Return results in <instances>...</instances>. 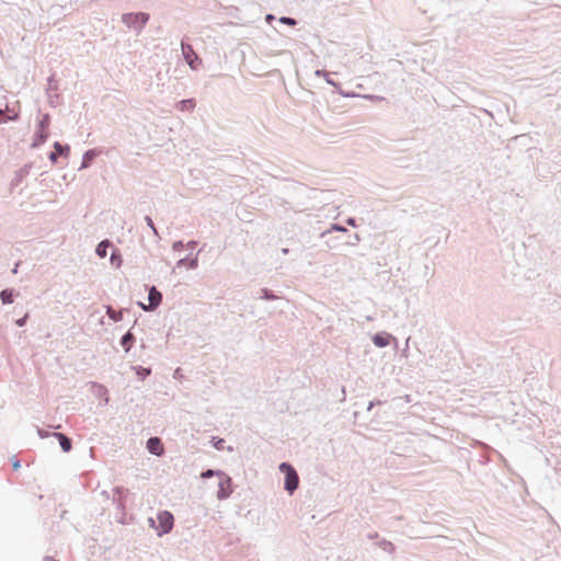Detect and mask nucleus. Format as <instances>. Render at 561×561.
Returning a JSON list of instances; mask_svg holds the SVG:
<instances>
[{
    "label": "nucleus",
    "instance_id": "nucleus-17",
    "mask_svg": "<svg viewBox=\"0 0 561 561\" xmlns=\"http://www.w3.org/2000/svg\"><path fill=\"white\" fill-rule=\"evenodd\" d=\"M110 249L113 250V243L110 240H107V239L102 240L101 242H99V244L95 248V254L99 257L104 259V257H106L107 251Z\"/></svg>",
    "mask_w": 561,
    "mask_h": 561
},
{
    "label": "nucleus",
    "instance_id": "nucleus-25",
    "mask_svg": "<svg viewBox=\"0 0 561 561\" xmlns=\"http://www.w3.org/2000/svg\"><path fill=\"white\" fill-rule=\"evenodd\" d=\"M260 299H263V300H275V299H278L279 297L276 296L273 290H271L270 288H261L260 289V296H259Z\"/></svg>",
    "mask_w": 561,
    "mask_h": 561
},
{
    "label": "nucleus",
    "instance_id": "nucleus-16",
    "mask_svg": "<svg viewBox=\"0 0 561 561\" xmlns=\"http://www.w3.org/2000/svg\"><path fill=\"white\" fill-rule=\"evenodd\" d=\"M48 136H49V134L47 130L36 128L31 147L32 148L41 147L43 144H45L47 141Z\"/></svg>",
    "mask_w": 561,
    "mask_h": 561
},
{
    "label": "nucleus",
    "instance_id": "nucleus-14",
    "mask_svg": "<svg viewBox=\"0 0 561 561\" xmlns=\"http://www.w3.org/2000/svg\"><path fill=\"white\" fill-rule=\"evenodd\" d=\"M186 266L188 270H195L198 266V257L197 254L193 255L192 253L186 255L185 257L180 259L176 262V267Z\"/></svg>",
    "mask_w": 561,
    "mask_h": 561
},
{
    "label": "nucleus",
    "instance_id": "nucleus-44",
    "mask_svg": "<svg viewBox=\"0 0 561 561\" xmlns=\"http://www.w3.org/2000/svg\"><path fill=\"white\" fill-rule=\"evenodd\" d=\"M137 304H138V306H139L144 311H147V312H150V311H151V310H149V309H148L147 304H144V302H141V301H138Z\"/></svg>",
    "mask_w": 561,
    "mask_h": 561
},
{
    "label": "nucleus",
    "instance_id": "nucleus-50",
    "mask_svg": "<svg viewBox=\"0 0 561 561\" xmlns=\"http://www.w3.org/2000/svg\"><path fill=\"white\" fill-rule=\"evenodd\" d=\"M377 536H378V534H377V533H375V534L369 535L368 537H369V538H375V537H377Z\"/></svg>",
    "mask_w": 561,
    "mask_h": 561
},
{
    "label": "nucleus",
    "instance_id": "nucleus-23",
    "mask_svg": "<svg viewBox=\"0 0 561 561\" xmlns=\"http://www.w3.org/2000/svg\"><path fill=\"white\" fill-rule=\"evenodd\" d=\"M227 473H225L224 471L219 470V469H207V470H204L202 473H201V478L203 479H209V478H213V477H218L219 480L226 476Z\"/></svg>",
    "mask_w": 561,
    "mask_h": 561
},
{
    "label": "nucleus",
    "instance_id": "nucleus-36",
    "mask_svg": "<svg viewBox=\"0 0 561 561\" xmlns=\"http://www.w3.org/2000/svg\"><path fill=\"white\" fill-rule=\"evenodd\" d=\"M27 320H28V313H25L23 317L15 320V324L19 328H22L26 324Z\"/></svg>",
    "mask_w": 561,
    "mask_h": 561
},
{
    "label": "nucleus",
    "instance_id": "nucleus-38",
    "mask_svg": "<svg viewBox=\"0 0 561 561\" xmlns=\"http://www.w3.org/2000/svg\"><path fill=\"white\" fill-rule=\"evenodd\" d=\"M184 247H185V244L182 240L174 241L172 244V249L175 252L183 250Z\"/></svg>",
    "mask_w": 561,
    "mask_h": 561
},
{
    "label": "nucleus",
    "instance_id": "nucleus-40",
    "mask_svg": "<svg viewBox=\"0 0 561 561\" xmlns=\"http://www.w3.org/2000/svg\"><path fill=\"white\" fill-rule=\"evenodd\" d=\"M348 226L351 227H356L357 224H356V219L354 217H348L345 221Z\"/></svg>",
    "mask_w": 561,
    "mask_h": 561
},
{
    "label": "nucleus",
    "instance_id": "nucleus-27",
    "mask_svg": "<svg viewBox=\"0 0 561 561\" xmlns=\"http://www.w3.org/2000/svg\"><path fill=\"white\" fill-rule=\"evenodd\" d=\"M50 125V115L44 114L37 123V128L47 130Z\"/></svg>",
    "mask_w": 561,
    "mask_h": 561
},
{
    "label": "nucleus",
    "instance_id": "nucleus-13",
    "mask_svg": "<svg viewBox=\"0 0 561 561\" xmlns=\"http://www.w3.org/2000/svg\"><path fill=\"white\" fill-rule=\"evenodd\" d=\"M31 169H32V164L31 163L24 164L21 169H19L15 172V174H14L12 181H11V186L12 187L18 186L23 181V179L26 178L30 174Z\"/></svg>",
    "mask_w": 561,
    "mask_h": 561
},
{
    "label": "nucleus",
    "instance_id": "nucleus-15",
    "mask_svg": "<svg viewBox=\"0 0 561 561\" xmlns=\"http://www.w3.org/2000/svg\"><path fill=\"white\" fill-rule=\"evenodd\" d=\"M135 342H136V336L131 332V329H129L125 334H123V336L119 340V344L126 353H128L131 350Z\"/></svg>",
    "mask_w": 561,
    "mask_h": 561
},
{
    "label": "nucleus",
    "instance_id": "nucleus-5",
    "mask_svg": "<svg viewBox=\"0 0 561 561\" xmlns=\"http://www.w3.org/2000/svg\"><path fill=\"white\" fill-rule=\"evenodd\" d=\"M54 150L49 152L48 159L53 164L58 162V157L67 158L70 153V146L55 141L53 145Z\"/></svg>",
    "mask_w": 561,
    "mask_h": 561
},
{
    "label": "nucleus",
    "instance_id": "nucleus-28",
    "mask_svg": "<svg viewBox=\"0 0 561 561\" xmlns=\"http://www.w3.org/2000/svg\"><path fill=\"white\" fill-rule=\"evenodd\" d=\"M19 119V114H13L12 116L8 115L5 111L0 110V124H5L8 122H13Z\"/></svg>",
    "mask_w": 561,
    "mask_h": 561
},
{
    "label": "nucleus",
    "instance_id": "nucleus-33",
    "mask_svg": "<svg viewBox=\"0 0 561 561\" xmlns=\"http://www.w3.org/2000/svg\"><path fill=\"white\" fill-rule=\"evenodd\" d=\"M211 442H213V446H214L217 450H222V449H224L225 439H222V438H218V437H213V438H211Z\"/></svg>",
    "mask_w": 561,
    "mask_h": 561
},
{
    "label": "nucleus",
    "instance_id": "nucleus-6",
    "mask_svg": "<svg viewBox=\"0 0 561 561\" xmlns=\"http://www.w3.org/2000/svg\"><path fill=\"white\" fill-rule=\"evenodd\" d=\"M148 290V304L147 307L149 310H156L162 302L163 296L160 290L156 286H146Z\"/></svg>",
    "mask_w": 561,
    "mask_h": 561
},
{
    "label": "nucleus",
    "instance_id": "nucleus-10",
    "mask_svg": "<svg viewBox=\"0 0 561 561\" xmlns=\"http://www.w3.org/2000/svg\"><path fill=\"white\" fill-rule=\"evenodd\" d=\"M371 341L375 346L380 348L388 346L391 341H393L396 344L398 343L397 339L393 335L385 331L375 333L371 336Z\"/></svg>",
    "mask_w": 561,
    "mask_h": 561
},
{
    "label": "nucleus",
    "instance_id": "nucleus-32",
    "mask_svg": "<svg viewBox=\"0 0 561 561\" xmlns=\"http://www.w3.org/2000/svg\"><path fill=\"white\" fill-rule=\"evenodd\" d=\"M280 23L286 24L288 26H295L297 25V20L291 16H282L278 20Z\"/></svg>",
    "mask_w": 561,
    "mask_h": 561
},
{
    "label": "nucleus",
    "instance_id": "nucleus-1",
    "mask_svg": "<svg viewBox=\"0 0 561 561\" xmlns=\"http://www.w3.org/2000/svg\"><path fill=\"white\" fill-rule=\"evenodd\" d=\"M157 520L158 524H156V520L152 517L148 519L150 527L156 529L159 537L171 533L174 526V516L171 512L160 511L157 515Z\"/></svg>",
    "mask_w": 561,
    "mask_h": 561
},
{
    "label": "nucleus",
    "instance_id": "nucleus-11",
    "mask_svg": "<svg viewBox=\"0 0 561 561\" xmlns=\"http://www.w3.org/2000/svg\"><path fill=\"white\" fill-rule=\"evenodd\" d=\"M102 152L101 149L99 148H93V149H89L87 150L83 156H82V160H81V164H80V168L79 170H83V169H88L91 167V164L93 163L94 159L100 156Z\"/></svg>",
    "mask_w": 561,
    "mask_h": 561
},
{
    "label": "nucleus",
    "instance_id": "nucleus-2",
    "mask_svg": "<svg viewBox=\"0 0 561 561\" xmlns=\"http://www.w3.org/2000/svg\"><path fill=\"white\" fill-rule=\"evenodd\" d=\"M278 469L284 474V490L290 495L294 494L299 488L300 481L295 467L287 461H283L279 463Z\"/></svg>",
    "mask_w": 561,
    "mask_h": 561
},
{
    "label": "nucleus",
    "instance_id": "nucleus-21",
    "mask_svg": "<svg viewBox=\"0 0 561 561\" xmlns=\"http://www.w3.org/2000/svg\"><path fill=\"white\" fill-rule=\"evenodd\" d=\"M195 106L196 101L194 99H184L178 103L176 108L182 112H190L193 111Z\"/></svg>",
    "mask_w": 561,
    "mask_h": 561
},
{
    "label": "nucleus",
    "instance_id": "nucleus-29",
    "mask_svg": "<svg viewBox=\"0 0 561 561\" xmlns=\"http://www.w3.org/2000/svg\"><path fill=\"white\" fill-rule=\"evenodd\" d=\"M333 231L346 232L347 229L344 226L340 225V224H332L331 227L327 231L321 233V236L324 237L328 233H331Z\"/></svg>",
    "mask_w": 561,
    "mask_h": 561
},
{
    "label": "nucleus",
    "instance_id": "nucleus-18",
    "mask_svg": "<svg viewBox=\"0 0 561 561\" xmlns=\"http://www.w3.org/2000/svg\"><path fill=\"white\" fill-rule=\"evenodd\" d=\"M92 386L95 388L94 394L98 398L102 399L103 404L106 405L110 401L108 391H107L106 387L101 383H98V382H92Z\"/></svg>",
    "mask_w": 561,
    "mask_h": 561
},
{
    "label": "nucleus",
    "instance_id": "nucleus-8",
    "mask_svg": "<svg viewBox=\"0 0 561 561\" xmlns=\"http://www.w3.org/2000/svg\"><path fill=\"white\" fill-rule=\"evenodd\" d=\"M232 479L226 474L224 476L218 483V491H217V497L219 500H226L228 499L232 493Z\"/></svg>",
    "mask_w": 561,
    "mask_h": 561
},
{
    "label": "nucleus",
    "instance_id": "nucleus-31",
    "mask_svg": "<svg viewBox=\"0 0 561 561\" xmlns=\"http://www.w3.org/2000/svg\"><path fill=\"white\" fill-rule=\"evenodd\" d=\"M113 492L115 495H117L118 497L124 499V500L129 494V490L124 486H121V485L115 486L113 489Z\"/></svg>",
    "mask_w": 561,
    "mask_h": 561
},
{
    "label": "nucleus",
    "instance_id": "nucleus-30",
    "mask_svg": "<svg viewBox=\"0 0 561 561\" xmlns=\"http://www.w3.org/2000/svg\"><path fill=\"white\" fill-rule=\"evenodd\" d=\"M113 502L116 504V510L119 511L123 516H126V503H125V500L124 499H121V497H117V499H113Z\"/></svg>",
    "mask_w": 561,
    "mask_h": 561
},
{
    "label": "nucleus",
    "instance_id": "nucleus-35",
    "mask_svg": "<svg viewBox=\"0 0 561 561\" xmlns=\"http://www.w3.org/2000/svg\"><path fill=\"white\" fill-rule=\"evenodd\" d=\"M10 460H11V463H12L13 471H18L21 468V461L18 458V456L13 455Z\"/></svg>",
    "mask_w": 561,
    "mask_h": 561
},
{
    "label": "nucleus",
    "instance_id": "nucleus-46",
    "mask_svg": "<svg viewBox=\"0 0 561 561\" xmlns=\"http://www.w3.org/2000/svg\"><path fill=\"white\" fill-rule=\"evenodd\" d=\"M43 561H58V560L54 559L53 557L46 556V557H44Z\"/></svg>",
    "mask_w": 561,
    "mask_h": 561
},
{
    "label": "nucleus",
    "instance_id": "nucleus-43",
    "mask_svg": "<svg viewBox=\"0 0 561 561\" xmlns=\"http://www.w3.org/2000/svg\"><path fill=\"white\" fill-rule=\"evenodd\" d=\"M198 242L195 241V240H191L187 242L186 247L190 248V249H195L197 247Z\"/></svg>",
    "mask_w": 561,
    "mask_h": 561
},
{
    "label": "nucleus",
    "instance_id": "nucleus-49",
    "mask_svg": "<svg viewBox=\"0 0 561 561\" xmlns=\"http://www.w3.org/2000/svg\"><path fill=\"white\" fill-rule=\"evenodd\" d=\"M118 522L121 524H126L125 516L122 515L121 518L118 519Z\"/></svg>",
    "mask_w": 561,
    "mask_h": 561
},
{
    "label": "nucleus",
    "instance_id": "nucleus-42",
    "mask_svg": "<svg viewBox=\"0 0 561 561\" xmlns=\"http://www.w3.org/2000/svg\"><path fill=\"white\" fill-rule=\"evenodd\" d=\"M376 404H381V401H379V400H377V401H370V402L368 403L367 411H371V409H373Z\"/></svg>",
    "mask_w": 561,
    "mask_h": 561
},
{
    "label": "nucleus",
    "instance_id": "nucleus-22",
    "mask_svg": "<svg viewBox=\"0 0 561 561\" xmlns=\"http://www.w3.org/2000/svg\"><path fill=\"white\" fill-rule=\"evenodd\" d=\"M131 369L135 371L137 378L141 381H144L147 377H149L151 375L150 367L131 366Z\"/></svg>",
    "mask_w": 561,
    "mask_h": 561
},
{
    "label": "nucleus",
    "instance_id": "nucleus-12",
    "mask_svg": "<svg viewBox=\"0 0 561 561\" xmlns=\"http://www.w3.org/2000/svg\"><path fill=\"white\" fill-rule=\"evenodd\" d=\"M53 436L58 440L59 446L64 453H69L72 449V439L61 432H53Z\"/></svg>",
    "mask_w": 561,
    "mask_h": 561
},
{
    "label": "nucleus",
    "instance_id": "nucleus-20",
    "mask_svg": "<svg viewBox=\"0 0 561 561\" xmlns=\"http://www.w3.org/2000/svg\"><path fill=\"white\" fill-rule=\"evenodd\" d=\"M125 311L127 309L115 310L112 306H106V316L114 322L122 321Z\"/></svg>",
    "mask_w": 561,
    "mask_h": 561
},
{
    "label": "nucleus",
    "instance_id": "nucleus-9",
    "mask_svg": "<svg viewBox=\"0 0 561 561\" xmlns=\"http://www.w3.org/2000/svg\"><path fill=\"white\" fill-rule=\"evenodd\" d=\"M314 76H316V77H322V78H324L325 82H327L328 84H330V85L334 87V88L337 90L339 94H341V95H343V96H345V98H353V96H355V93H354V92H350V93L344 92V91L342 90V88H341V84H340L339 82L334 81V80L331 78V76H330V73H329L328 71H325V70H323V69H317V70L314 71Z\"/></svg>",
    "mask_w": 561,
    "mask_h": 561
},
{
    "label": "nucleus",
    "instance_id": "nucleus-39",
    "mask_svg": "<svg viewBox=\"0 0 561 561\" xmlns=\"http://www.w3.org/2000/svg\"><path fill=\"white\" fill-rule=\"evenodd\" d=\"M57 89V82L54 80V76H50L48 78V91L56 90Z\"/></svg>",
    "mask_w": 561,
    "mask_h": 561
},
{
    "label": "nucleus",
    "instance_id": "nucleus-41",
    "mask_svg": "<svg viewBox=\"0 0 561 561\" xmlns=\"http://www.w3.org/2000/svg\"><path fill=\"white\" fill-rule=\"evenodd\" d=\"M360 241V238L357 233L353 236V240L348 241L350 244L355 245Z\"/></svg>",
    "mask_w": 561,
    "mask_h": 561
},
{
    "label": "nucleus",
    "instance_id": "nucleus-3",
    "mask_svg": "<svg viewBox=\"0 0 561 561\" xmlns=\"http://www.w3.org/2000/svg\"><path fill=\"white\" fill-rule=\"evenodd\" d=\"M150 19L149 13L146 12H129L122 15V22L137 33H140Z\"/></svg>",
    "mask_w": 561,
    "mask_h": 561
},
{
    "label": "nucleus",
    "instance_id": "nucleus-26",
    "mask_svg": "<svg viewBox=\"0 0 561 561\" xmlns=\"http://www.w3.org/2000/svg\"><path fill=\"white\" fill-rule=\"evenodd\" d=\"M146 225L151 229L153 236L156 237L157 241L161 240L160 233L150 216H145Z\"/></svg>",
    "mask_w": 561,
    "mask_h": 561
},
{
    "label": "nucleus",
    "instance_id": "nucleus-24",
    "mask_svg": "<svg viewBox=\"0 0 561 561\" xmlns=\"http://www.w3.org/2000/svg\"><path fill=\"white\" fill-rule=\"evenodd\" d=\"M110 261L112 265H115L116 267H119L123 263L122 254L118 249L113 248Z\"/></svg>",
    "mask_w": 561,
    "mask_h": 561
},
{
    "label": "nucleus",
    "instance_id": "nucleus-7",
    "mask_svg": "<svg viewBox=\"0 0 561 561\" xmlns=\"http://www.w3.org/2000/svg\"><path fill=\"white\" fill-rule=\"evenodd\" d=\"M146 448L149 451V454L157 456V457H161L165 453V449H164L161 438L157 437V436H152L147 439Z\"/></svg>",
    "mask_w": 561,
    "mask_h": 561
},
{
    "label": "nucleus",
    "instance_id": "nucleus-34",
    "mask_svg": "<svg viewBox=\"0 0 561 561\" xmlns=\"http://www.w3.org/2000/svg\"><path fill=\"white\" fill-rule=\"evenodd\" d=\"M379 546L385 550V551H393L394 550V546L392 542L386 540V539H382L380 542H379Z\"/></svg>",
    "mask_w": 561,
    "mask_h": 561
},
{
    "label": "nucleus",
    "instance_id": "nucleus-47",
    "mask_svg": "<svg viewBox=\"0 0 561 561\" xmlns=\"http://www.w3.org/2000/svg\"><path fill=\"white\" fill-rule=\"evenodd\" d=\"M265 19H266V21L268 22V21H271V20H274V19H275V16H274L273 14H267V15L265 16Z\"/></svg>",
    "mask_w": 561,
    "mask_h": 561
},
{
    "label": "nucleus",
    "instance_id": "nucleus-19",
    "mask_svg": "<svg viewBox=\"0 0 561 561\" xmlns=\"http://www.w3.org/2000/svg\"><path fill=\"white\" fill-rule=\"evenodd\" d=\"M15 295L13 288H4L0 291V300L3 305H10L14 301Z\"/></svg>",
    "mask_w": 561,
    "mask_h": 561
},
{
    "label": "nucleus",
    "instance_id": "nucleus-4",
    "mask_svg": "<svg viewBox=\"0 0 561 561\" xmlns=\"http://www.w3.org/2000/svg\"><path fill=\"white\" fill-rule=\"evenodd\" d=\"M181 49L184 60L192 69H196L202 64V59L195 53L193 46L185 39L181 41Z\"/></svg>",
    "mask_w": 561,
    "mask_h": 561
},
{
    "label": "nucleus",
    "instance_id": "nucleus-37",
    "mask_svg": "<svg viewBox=\"0 0 561 561\" xmlns=\"http://www.w3.org/2000/svg\"><path fill=\"white\" fill-rule=\"evenodd\" d=\"M37 434L41 438H47V437L53 436V432L46 431L41 427H37Z\"/></svg>",
    "mask_w": 561,
    "mask_h": 561
},
{
    "label": "nucleus",
    "instance_id": "nucleus-48",
    "mask_svg": "<svg viewBox=\"0 0 561 561\" xmlns=\"http://www.w3.org/2000/svg\"><path fill=\"white\" fill-rule=\"evenodd\" d=\"M282 253H283L284 255L288 254V253H289V249H288V248H283V249H282Z\"/></svg>",
    "mask_w": 561,
    "mask_h": 561
},
{
    "label": "nucleus",
    "instance_id": "nucleus-45",
    "mask_svg": "<svg viewBox=\"0 0 561 561\" xmlns=\"http://www.w3.org/2000/svg\"><path fill=\"white\" fill-rule=\"evenodd\" d=\"M20 264H21V262H16V263L14 264V267L12 268V273H13V274H16V273H18Z\"/></svg>",
    "mask_w": 561,
    "mask_h": 561
}]
</instances>
